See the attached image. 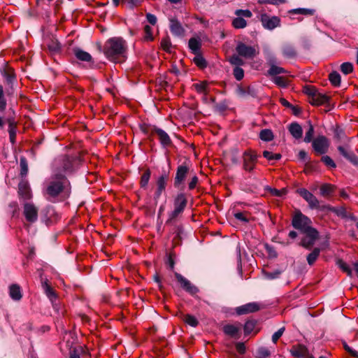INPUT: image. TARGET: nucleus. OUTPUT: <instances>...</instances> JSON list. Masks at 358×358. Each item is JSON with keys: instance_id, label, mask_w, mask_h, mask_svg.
I'll use <instances>...</instances> for the list:
<instances>
[{"instance_id": "obj_1", "label": "nucleus", "mask_w": 358, "mask_h": 358, "mask_svg": "<svg viewBox=\"0 0 358 358\" xmlns=\"http://www.w3.org/2000/svg\"><path fill=\"white\" fill-rule=\"evenodd\" d=\"M80 159L78 157L61 155L52 164V174L43 183L42 193L50 202H62L71 194V185L67 176L78 167Z\"/></svg>"}, {"instance_id": "obj_2", "label": "nucleus", "mask_w": 358, "mask_h": 358, "mask_svg": "<svg viewBox=\"0 0 358 358\" xmlns=\"http://www.w3.org/2000/svg\"><path fill=\"white\" fill-rule=\"evenodd\" d=\"M127 42L120 37L109 38L104 45L103 52L113 62H122L126 58Z\"/></svg>"}, {"instance_id": "obj_3", "label": "nucleus", "mask_w": 358, "mask_h": 358, "mask_svg": "<svg viewBox=\"0 0 358 358\" xmlns=\"http://www.w3.org/2000/svg\"><path fill=\"white\" fill-rule=\"evenodd\" d=\"M187 204V199L184 193L178 194L173 200V210L169 213V218L166 224L173 222L182 214Z\"/></svg>"}, {"instance_id": "obj_4", "label": "nucleus", "mask_w": 358, "mask_h": 358, "mask_svg": "<svg viewBox=\"0 0 358 358\" xmlns=\"http://www.w3.org/2000/svg\"><path fill=\"white\" fill-rule=\"evenodd\" d=\"M141 131L146 135H155L158 136L160 143L163 147H167L171 145L172 141L169 134L162 129L155 126L143 124L141 126Z\"/></svg>"}, {"instance_id": "obj_5", "label": "nucleus", "mask_w": 358, "mask_h": 358, "mask_svg": "<svg viewBox=\"0 0 358 358\" xmlns=\"http://www.w3.org/2000/svg\"><path fill=\"white\" fill-rule=\"evenodd\" d=\"M258 157L255 151L245 150L243 154V169L247 172H252L256 167Z\"/></svg>"}, {"instance_id": "obj_6", "label": "nucleus", "mask_w": 358, "mask_h": 358, "mask_svg": "<svg viewBox=\"0 0 358 358\" xmlns=\"http://www.w3.org/2000/svg\"><path fill=\"white\" fill-rule=\"evenodd\" d=\"M235 50L239 56L248 59H254L259 54L255 46L248 45L243 42H238Z\"/></svg>"}, {"instance_id": "obj_7", "label": "nucleus", "mask_w": 358, "mask_h": 358, "mask_svg": "<svg viewBox=\"0 0 358 358\" xmlns=\"http://www.w3.org/2000/svg\"><path fill=\"white\" fill-rule=\"evenodd\" d=\"M311 143L313 150L317 155L327 153L330 145L329 139L323 135L317 136Z\"/></svg>"}, {"instance_id": "obj_8", "label": "nucleus", "mask_w": 358, "mask_h": 358, "mask_svg": "<svg viewBox=\"0 0 358 358\" xmlns=\"http://www.w3.org/2000/svg\"><path fill=\"white\" fill-rule=\"evenodd\" d=\"M311 223L310 219L303 215L300 210L296 212L292 221V226L301 231L310 227Z\"/></svg>"}, {"instance_id": "obj_9", "label": "nucleus", "mask_w": 358, "mask_h": 358, "mask_svg": "<svg viewBox=\"0 0 358 358\" xmlns=\"http://www.w3.org/2000/svg\"><path fill=\"white\" fill-rule=\"evenodd\" d=\"M296 192L308 203L310 208L317 209L320 208V201L317 197L305 188H299Z\"/></svg>"}, {"instance_id": "obj_10", "label": "nucleus", "mask_w": 358, "mask_h": 358, "mask_svg": "<svg viewBox=\"0 0 358 358\" xmlns=\"http://www.w3.org/2000/svg\"><path fill=\"white\" fill-rule=\"evenodd\" d=\"M260 21L262 26L268 30H273L280 25V19L277 16H269L266 13H262Z\"/></svg>"}, {"instance_id": "obj_11", "label": "nucleus", "mask_w": 358, "mask_h": 358, "mask_svg": "<svg viewBox=\"0 0 358 358\" xmlns=\"http://www.w3.org/2000/svg\"><path fill=\"white\" fill-rule=\"evenodd\" d=\"M339 153L348 161L354 165H358V157L353 152L350 146L346 143L345 145H338Z\"/></svg>"}, {"instance_id": "obj_12", "label": "nucleus", "mask_w": 358, "mask_h": 358, "mask_svg": "<svg viewBox=\"0 0 358 358\" xmlns=\"http://www.w3.org/2000/svg\"><path fill=\"white\" fill-rule=\"evenodd\" d=\"M23 214L27 222L30 223L35 222L38 219V209L31 203H26L24 205Z\"/></svg>"}, {"instance_id": "obj_13", "label": "nucleus", "mask_w": 358, "mask_h": 358, "mask_svg": "<svg viewBox=\"0 0 358 358\" xmlns=\"http://www.w3.org/2000/svg\"><path fill=\"white\" fill-rule=\"evenodd\" d=\"M175 277L178 282L180 284L182 289H184L191 295L194 296L199 292V289L192 285L189 280L183 277L181 274L176 273Z\"/></svg>"}, {"instance_id": "obj_14", "label": "nucleus", "mask_w": 358, "mask_h": 358, "mask_svg": "<svg viewBox=\"0 0 358 358\" xmlns=\"http://www.w3.org/2000/svg\"><path fill=\"white\" fill-rule=\"evenodd\" d=\"M262 305L257 302H251L238 306L236 309V312L238 315H245L248 313H255L262 308Z\"/></svg>"}, {"instance_id": "obj_15", "label": "nucleus", "mask_w": 358, "mask_h": 358, "mask_svg": "<svg viewBox=\"0 0 358 358\" xmlns=\"http://www.w3.org/2000/svg\"><path fill=\"white\" fill-rule=\"evenodd\" d=\"M189 170V167L185 164H182L178 166L174 178V186L176 187H179L180 185L184 183L185 180L188 174Z\"/></svg>"}, {"instance_id": "obj_16", "label": "nucleus", "mask_w": 358, "mask_h": 358, "mask_svg": "<svg viewBox=\"0 0 358 358\" xmlns=\"http://www.w3.org/2000/svg\"><path fill=\"white\" fill-rule=\"evenodd\" d=\"M289 352L293 357L296 358H308L310 355L307 347L299 343L292 345Z\"/></svg>"}, {"instance_id": "obj_17", "label": "nucleus", "mask_w": 358, "mask_h": 358, "mask_svg": "<svg viewBox=\"0 0 358 358\" xmlns=\"http://www.w3.org/2000/svg\"><path fill=\"white\" fill-rule=\"evenodd\" d=\"M282 56L287 59H294L297 57V51L295 47L289 43H285L281 48Z\"/></svg>"}, {"instance_id": "obj_18", "label": "nucleus", "mask_w": 358, "mask_h": 358, "mask_svg": "<svg viewBox=\"0 0 358 358\" xmlns=\"http://www.w3.org/2000/svg\"><path fill=\"white\" fill-rule=\"evenodd\" d=\"M18 193L24 199H30L31 197V189L27 180L22 179L18 185Z\"/></svg>"}, {"instance_id": "obj_19", "label": "nucleus", "mask_w": 358, "mask_h": 358, "mask_svg": "<svg viewBox=\"0 0 358 358\" xmlns=\"http://www.w3.org/2000/svg\"><path fill=\"white\" fill-rule=\"evenodd\" d=\"M170 30L173 35L178 36H182L185 31L181 24L175 18L170 19Z\"/></svg>"}, {"instance_id": "obj_20", "label": "nucleus", "mask_w": 358, "mask_h": 358, "mask_svg": "<svg viewBox=\"0 0 358 358\" xmlns=\"http://www.w3.org/2000/svg\"><path fill=\"white\" fill-rule=\"evenodd\" d=\"M209 85H210V83L208 81L203 80V81L193 84L192 87L196 91L197 93L203 94L205 96H206V95L210 92ZM206 98L204 97V100H206Z\"/></svg>"}, {"instance_id": "obj_21", "label": "nucleus", "mask_w": 358, "mask_h": 358, "mask_svg": "<svg viewBox=\"0 0 358 358\" xmlns=\"http://www.w3.org/2000/svg\"><path fill=\"white\" fill-rule=\"evenodd\" d=\"M6 121L8 124V131L9 133L10 141L13 144H14L15 142L16 134H17V122L12 117L8 118Z\"/></svg>"}, {"instance_id": "obj_22", "label": "nucleus", "mask_w": 358, "mask_h": 358, "mask_svg": "<svg viewBox=\"0 0 358 358\" xmlns=\"http://www.w3.org/2000/svg\"><path fill=\"white\" fill-rule=\"evenodd\" d=\"M329 96L325 94L319 93L318 92L314 95V96L309 100V102L312 105L320 106L323 105L329 101Z\"/></svg>"}, {"instance_id": "obj_23", "label": "nucleus", "mask_w": 358, "mask_h": 358, "mask_svg": "<svg viewBox=\"0 0 358 358\" xmlns=\"http://www.w3.org/2000/svg\"><path fill=\"white\" fill-rule=\"evenodd\" d=\"M288 129L289 131L294 138L299 139L302 137L303 129L301 125L297 122L291 123Z\"/></svg>"}, {"instance_id": "obj_24", "label": "nucleus", "mask_w": 358, "mask_h": 358, "mask_svg": "<svg viewBox=\"0 0 358 358\" xmlns=\"http://www.w3.org/2000/svg\"><path fill=\"white\" fill-rule=\"evenodd\" d=\"M169 179V173L162 171L161 175L156 180V187L166 189L167 182Z\"/></svg>"}, {"instance_id": "obj_25", "label": "nucleus", "mask_w": 358, "mask_h": 358, "mask_svg": "<svg viewBox=\"0 0 358 358\" xmlns=\"http://www.w3.org/2000/svg\"><path fill=\"white\" fill-rule=\"evenodd\" d=\"M188 46L193 54L197 55L199 53L201 47V40L196 38H191L189 40Z\"/></svg>"}, {"instance_id": "obj_26", "label": "nucleus", "mask_w": 358, "mask_h": 358, "mask_svg": "<svg viewBox=\"0 0 358 358\" xmlns=\"http://www.w3.org/2000/svg\"><path fill=\"white\" fill-rule=\"evenodd\" d=\"M9 295L12 299L20 301L22 297L20 286L15 284L10 285L9 287Z\"/></svg>"}, {"instance_id": "obj_27", "label": "nucleus", "mask_w": 358, "mask_h": 358, "mask_svg": "<svg viewBox=\"0 0 358 358\" xmlns=\"http://www.w3.org/2000/svg\"><path fill=\"white\" fill-rule=\"evenodd\" d=\"M335 188L333 185L324 183L320 186V194L324 197H328L334 192Z\"/></svg>"}, {"instance_id": "obj_28", "label": "nucleus", "mask_w": 358, "mask_h": 358, "mask_svg": "<svg viewBox=\"0 0 358 358\" xmlns=\"http://www.w3.org/2000/svg\"><path fill=\"white\" fill-rule=\"evenodd\" d=\"M74 54L78 59L83 62H91L92 59L90 54L79 48L74 50Z\"/></svg>"}, {"instance_id": "obj_29", "label": "nucleus", "mask_w": 358, "mask_h": 358, "mask_svg": "<svg viewBox=\"0 0 358 358\" xmlns=\"http://www.w3.org/2000/svg\"><path fill=\"white\" fill-rule=\"evenodd\" d=\"M223 331L225 334L236 338L240 331V328L233 324H227L223 327Z\"/></svg>"}, {"instance_id": "obj_30", "label": "nucleus", "mask_w": 358, "mask_h": 358, "mask_svg": "<svg viewBox=\"0 0 358 358\" xmlns=\"http://www.w3.org/2000/svg\"><path fill=\"white\" fill-rule=\"evenodd\" d=\"M151 176V171L150 169H146L141 177L140 186L141 188L146 189L148 186L149 180Z\"/></svg>"}, {"instance_id": "obj_31", "label": "nucleus", "mask_w": 358, "mask_h": 358, "mask_svg": "<svg viewBox=\"0 0 358 358\" xmlns=\"http://www.w3.org/2000/svg\"><path fill=\"white\" fill-rule=\"evenodd\" d=\"M301 232L305 234L304 237L306 238L317 239L319 236L318 231L315 228H313L311 226L307 227Z\"/></svg>"}, {"instance_id": "obj_32", "label": "nucleus", "mask_w": 358, "mask_h": 358, "mask_svg": "<svg viewBox=\"0 0 358 358\" xmlns=\"http://www.w3.org/2000/svg\"><path fill=\"white\" fill-rule=\"evenodd\" d=\"M241 57H242L239 56L238 54H234L229 57L228 61L231 65L241 67L245 64Z\"/></svg>"}, {"instance_id": "obj_33", "label": "nucleus", "mask_w": 358, "mask_h": 358, "mask_svg": "<svg viewBox=\"0 0 358 358\" xmlns=\"http://www.w3.org/2000/svg\"><path fill=\"white\" fill-rule=\"evenodd\" d=\"M273 134L271 129H262L259 133V138L264 141H271L273 139Z\"/></svg>"}, {"instance_id": "obj_34", "label": "nucleus", "mask_w": 358, "mask_h": 358, "mask_svg": "<svg viewBox=\"0 0 358 358\" xmlns=\"http://www.w3.org/2000/svg\"><path fill=\"white\" fill-rule=\"evenodd\" d=\"M320 253V249L315 248L308 256L307 262L309 265H313L317 259L318 258Z\"/></svg>"}, {"instance_id": "obj_35", "label": "nucleus", "mask_w": 358, "mask_h": 358, "mask_svg": "<svg viewBox=\"0 0 358 358\" xmlns=\"http://www.w3.org/2000/svg\"><path fill=\"white\" fill-rule=\"evenodd\" d=\"M20 176L22 178H25L28 173V163L25 157H22L20 161Z\"/></svg>"}, {"instance_id": "obj_36", "label": "nucleus", "mask_w": 358, "mask_h": 358, "mask_svg": "<svg viewBox=\"0 0 358 358\" xmlns=\"http://www.w3.org/2000/svg\"><path fill=\"white\" fill-rule=\"evenodd\" d=\"M183 321L188 325L196 327L199 324V321L194 315L186 314L183 316Z\"/></svg>"}, {"instance_id": "obj_37", "label": "nucleus", "mask_w": 358, "mask_h": 358, "mask_svg": "<svg viewBox=\"0 0 358 358\" xmlns=\"http://www.w3.org/2000/svg\"><path fill=\"white\" fill-rule=\"evenodd\" d=\"M329 79L332 85L334 87H338L341 84V76L336 71L331 72L329 76Z\"/></svg>"}, {"instance_id": "obj_38", "label": "nucleus", "mask_w": 358, "mask_h": 358, "mask_svg": "<svg viewBox=\"0 0 358 358\" xmlns=\"http://www.w3.org/2000/svg\"><path fill=\"white\" fill-rule=\"evenodd\" d=\"M286 73L287 71L284 68L276 65L270 66V69L268 71V74L271 76H276L277 75Z\"/></svg>"}, {"instance_id": "obj_39", "label": "nucleus", "mask_w": 358, "mask_h": 358, "mask_svg": "<svg viewBox=\"0 0 358 358\" xmlns=\"http://www.w3.org/2000/svg\"><path fill=\"white\" fill-rule=\"evenodd\" d=\"M334 138L338 141H344L349 142L350 138H348L343 131L339 128H336L334 131Z\"/></svg>"}, {"instance_id": "obj_40", "label": "nucleus", "mask_w": 358, "mask_h": 358, "mask_svg": "<svg viewBox=\"0 0 358 358\" xmlns=\"http://www.w3.org/2000/svg\"><path fill=\"white\" fill-rule=\"evenodd\" d=\"M308 129L306 132V135L304 137V141L306 143H310L314 139L313 138L314 127L310 121L308 122Z\"/></svg>"}, {"instance_id": "obj_41", "label": "nucleus", "mask_w": 358, "mask_h": 358, "mask_svg": "<svg viewBox=\"0 0 358 358\" xmlns=\"http://www.w3.org/2000/svg\"><path fill=\"white\" fill-rule=\"evenodd\" d=\"M263 157L268 161L279 160L281 159V155L279 153H273L272 152L264 150L262 153Z\"/></svg>"}, {"instance_id": "obj_42", "label": "nucleus", "mask_w": 358, "mask_h": 358, "mask_svg": "<svg viewBox=\"0 0 358 358\" xmlns=\"http://www.w3.org/2000/svg\"><path fill=\"white\" fill-rule=\"evenodd\" d=\"M232 25L236 29H243L247 26V22L243 17H236L232 21Z\"/></svg>"}, {"instance_id": "obj_43", "label": "nucleus", "mask_w": 358, "mask_h": 358, "mask_svg": "<svg viewBox=\"0 0 358 358\" xmlns=\"http://www.w3.org/2000/svg\"><path fill=\"white\" fill-rule=\"evenodd\" d=\"M273 82L280 87H286L289 84L287 79L282 76H275Z\"/></svg>"}, {"instance_id": "obj_44", "label": "nucleus", "mask_w": 358, "mask_h": 358, "mask_svg": "<svg viewBox=\"0 0 358 358\" xmlns=\"http://www.w3.org/2000/svg\"><path fill=\"white\" fill-rule=\"evenodd\" d=\"M303 92L309 96V99H311L314 95L317 92V90L314 86L312 85H306L303 88Z\"/></svg>"}, {"instance_id": "obj_45", "label": "nucleus", "mask_w": 358, "mask_h": 358, "mask_svg": "<svg viewBox=\"0 0 358 358\" xmlns=\"http://www.w3.org/2000/svg\"><path fill=\"white\" fill-rule=\"evenodd\" d=\"M160 44H161L162 48L164 51H166L167 52H171L172 45H171L170 38L169 37L163 38L161 41Z\"/></svg>"}, {"instance_id": "obj_46", "label": "nucleus", "mask_w": 358, "mask_h": 358, "mask_svg": "<svg viewBox=\"0 0 358 358\" xmlns=\"http://www.w3.org/2000/svg\"><path fill=\"white\" fill-rule=\"evenodd\" d=\"M294 14H301L305 15H313L315 13V10L308 8H297L291 11Z\"/></svg>"}, {"instance_id": "obj_47", "label": "nucleus", "mask_w": 358, "mask_h": 358, "mask_svg": "<svg viewBox=\"0 0 358 358\" xmlns=\"http://www.w3.org/2000/svg\"><path fill=\"white\" fill-rule=\"evenodd\" d=\"M143 0H122V3L125 4L129 8L133 9L138 6Z\"/></svg>"}, {"instance_id": "obj_48", "label": "nucleus", "mask_w": 358, "mask_h": 358, "mask_svg": "<svg viewBox=\"0 0 358 358\" xmlns=\"http://www.w3.org/2000/svg\"><path fill=\"white\" fill-rule=\"evenodd\" d=\"M341 71L345 75L353 71V65L350 62H344L341 65Z\"/></svg>"}, {"instance_id": "obj_49", "label": "nucleus", "mask_w": 358, "mask_h": 358, "mask_svg": "<svg viewBox=\"0 0 358 358\" xmlns=\"http://www.w3.org/2000/svg\"><path fill=\"white\" fill-rule=\"evenodd\" d=\"M268 191L271 193L272 196L281 197L287 194V190L285 189H278L275 188H268Z\"/></svg>"}, {"instance_id": "obj_50", "label": "nucleus", "mask_w": 358, "mask_h": 358, "mask_svg": "<svg viewBox=\"0 0 358 358\" xmlns=\"http://www.w3.org/2000/svg\"><path fill=\"white\" fill-rule=\"evenodd\" d=\"M195 57L194 58L193 61L195 63V64L200 67V68H204L206 66V62L205 59L199 54L195 55Z\"/></svg>"}, {"instance_id": "obj_51", "label": "nucleus", "mask_w": 358, "mask_h": 358, "mask_svg": "<svg viewBox=\"0 0 358 358\" xmlns=\"http://www.w3.org/2000/svg\"><path fill=\"white\" fill-rule=\"evenodd\" d=\"M338 266L343 272L346 273L348 275L352 276V269L345 262L341 259L338 260Z\"/></svg>"}, {"instance_id": "obj_52", "label": "nucleus", "mask_w": 358, "mask_h": 358, "mask_svg": "<svg viewBox=\"0 0 358 358\" xmlns=\"http://www.w3.org/2000/svg\"><path fill=\"white\" fill-rule=\"evenodd\" d=\"M321 161L328 167L333 169L336 167V165L334 160L328 155L322 156L321 158Z\"/></svg>"}, {"instance_id": "obj_53", "label": "nucleus", "mask_w": 358, "mask_h": 358, "mask_svg": "<svg viewBox=\"0 0 358 358\" xmlns=\"http://www.w3.org/2000/svg\"><path fill=\"white\" fill-rule=\"evenodd\" d=\"M233 74L237 80H241L244 77V71L241 67L235 66L233 70Z\"/></svg>"}, {"instance_id": "obj_54", "label": "nucleus", "mask_w": 358, "mask_h": 358, "mask_svg": "<svg viewBox=\"0 0 358 358\" xmlns=\"http://www.w3.org/2000/svg\"><path fill=\"white\" fill-rule=\"evenodd\" d=\"M248 216V215L246 212H236L234 213V217L236 219L245 223L249 222Z\"/></svg>"}, {"instance_id": "obj_55", "label": "nucleus", "mask_w": 358, "mask_h": 358, "mask_svg": "<svg viewBox=\"0 0 358 358\" xmlns=\"http://www.w3.org/2000/svg\"><path fill=\"white\" fill-rule=\"evenodd\" d=\"M255 327V322L254 321H247L244 325V333L245 334H250Z\"/></svg>"}, {"instance_id": "obj_56", "label": "nucleus", "mask_w": 358, "mask_h": 358, "mask_svg": "<svg viewBox=\"0 0 358 358\" xmlns=\"http://www.w3.org/2000/svg\"><path fill=\"white\" fill-rule=\"evenodd\" d=\"M235 15L239 17H251L252 16V12L249 10L238 9L235 11Z\"/></svg>"}, {"instance_id": "obj_57", "label": "nucleus", "mask_w": 358, "mask_h": 358, "mask_svg": "<svg viewBox=\"0 0 358 358\" xmlns=\"http://www.w3.org/2000/svg\"><path fill=\"white\" fill-rule=\"evenodd\" d=\"M316 240L317 239L304 237L301 240V245L307 249H310L312 247V245L315 243Z\"/></svg>"}, {"instance_id": "obj_58", "label": "nucleus", "mask_w": 358, "mask_h": 358, "mask_svg": "<svg viewBox=\"0 0 358 358\" xmlns=\"http://www.w3.org/2000/svg\"><path fill=\"white\" fill-rule=\"evenodd\" d=\"M6 107V101L3 96V88L2 85H0V111L3 112L5 110Z\"/></svg>"}, {"instance_id": "obj_59", "label": "nucleus", "mask_w": 358, "mask_h": 358, "mask_svg": "<svg viewBox=\"0 0 358 358\" xmlns=\"http://www.w3.org/2000/svg\"><path fill=\"white\" fill-rule=\"evenodd\" d=\"M144 39L146 41H152L153 39L152 29L149 25L144 27Z\"/></svg>"}, {"instance_id": "obj_60", "label": "nucleus", "mask_w": 358, "mask_h": 358, "mask_svg": "<svg viewBox=\"0 0 358 358\" xmlns=\"http://www.w3.org/2000/svg\"><path fill=\"white\" fill-rule=\"evenodd\" d=\"M43 287L45 289V294L48 296V298H50L51 300L56 298V294L50 285H48L47 283H45Z\"/></svg>"}, {"instance_id": "obj_61", "label": "nucleus", "mask_w": 358, "mask_h": 358, "mask_svg": "<svg viewBox=\"0 0 358 358\" xmlns=\"http://www.w3.org/2000/svg\"><path fill=\"white\" fill-rule=\"evenodd\" d=\"M259 358H266L270 355L269 350L266 348H260L257 350Z\"/></svg>"}, {"instance_id": "obj_62", "label": "nucleus", "mask_w": 358, "mask_h": 358, "mask_svg": "<svg viewBox=\"0 0 358 358\" xmlns=\"http://www.w3.org/2000/svg\"><path fill=\"white\" fill-rule=\"evenodd\" d=\"M266 62L270 66L276 65L278 63L277 58L273 54H268L266 57Z\"/></svg>"}, {"instance_id": "obj_63", "label": "nucleus", "mask_w": 358, "mask_h": 358, "mask_svg": "<svg viewBox=\"0 0 358 358\" xmlns=\"http://www.w3.org/2000/svg\"><path fill=\"white\" fill-rule=\"evenodd\" d=\"M284 331L285 327H282L273 334L272 341L274 343H275L278 341V339L282 336Z\"/></svg>"}, {"instance_id": "obj_64", "label": "nucleus", "mask_w": 358, "mask_h": 358, "mask_svg": "<svg viewBox=\"0 0 358 358\" xmlns=\"http://www.w3.org/2000/svg\"><path fill=\"white\" fill-rule=\"evenodd\" d=\"M48 47L52 52H56L60 50V45L57 41H52L50 44L48 45Z\"/></svg>"}]
</instances>
